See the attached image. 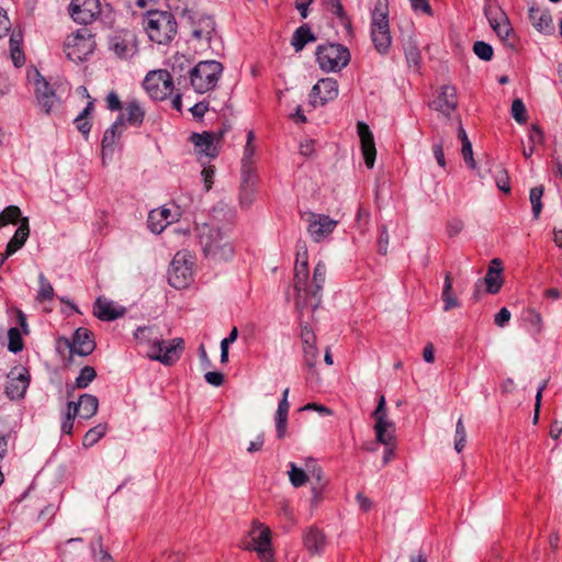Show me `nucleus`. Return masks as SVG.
<instances>
[{"label": "nucleus", "mask_w": 562, "mask_h": 562, "mask_svg": "<svg viewBox=\"0 0 562 562\" xmlns=\"http://www.w3.org/2000/svg\"><path fill=\"white\" fill-rule=\"evenodd\" d=\"M432 153H434V157L437 161V164L445 168L446 167V158H445V153H443V143L442 140L438 142V143H435L432 145Z\"/></svg>", "instance_id": "64"}, {"label": "nucleus", "mask_w": 562, "mask_h": 562, "mask_svg": "<svg viewBox=\"0 0 562 562\" xmlns=\"http://www.w3.org/2000/svg\"><path fill=\"white\" fill-rule=\"evenodd\" d=\"M303 543L311 554H321L325 550L327 541L322 530L310 527L303 536Z\"/></svg>", "instance_id": "28"}, {"label": "nucleus", "mask_w": 562, "mask_h": 562, "mask_svg": "<svg viewBox=\"0 0 562 562\" xmlns=\"http://www.w3.org/2000/svg\"><path fill=\"white\" fill-rule=\"evenodd\" d=\"M8 349L9 351L16 353L23 349V340L21 333L18 328L12 327L8 331Z\"/></svg>", "instance_id": "46"}, {"label": "nucleus", "mask_w": 562, "mask_h": 562, "mask_svg": "<svg viewBox=\"0 0 562 562\" xmlns=\"http://www.w3.org/2000/svg\"><path fill=\"white\" fill-rule=\"evenodd\" d=\"M78 408V414L81 418L89 419L98 412L99 401L97 396L91 394H82L78 402H74L72 407Z\"/></svg>", "instance_id": "32"}, {"label": "nucleus", "mask_w": 562, "mask_h": 562, "mask_svg": "<svg viewBox=\"0 0 562 562\" xmlns=\"http://www.w3.org/2000/svg\"><path fill=\"white\" fill-rule=\"evenodd\" d=\"M29 386V373L25 369L20 371L18 374L12 372L8 376L5 384V394L11 400L22 398Z\"/></svg>", "instance_id": "23"}, {"label": "nucleus", "mask_w": 562, "mask_h": 562, "mask_svg": "<svg viewBox=\"0 0 562 562\" xmlns=\"http://www.w3.org/2000/svg\"><path fill=\"white\" fill-rule=\"evenodd\" d=\"M125 313L124 307H116L112 301L103 297H98L93 305V314L100 321L110 322L114 321Z\"/></svg>", "instance_id": "26"}, {"label": "nucleus", "mask_w": 562, "mask_h": 562, "mask_svg": "<svg viewBox=\"0 0 562 562\" xmlns=\"http://www.w3.org/2000/svg\"><path fill=\"white\" fill-rule=\"evenodd\" d=\"M95 48L94 36L88 29H80L67 36L64 52L74 63H81L93 53Z\"/></svg>", "instance_id": "6"}, {"label": "nucleus", "mask_w": 562, "mask_h": 562, "mask_svg": "<svg viewBox=\"0 0 562 562\" xmlns=\"http://www.w3.org/2000/svg\"><path fill=\"white\" fill-rule=\"evenodd\" d=\"M106 432V426L99 424L95 427L89 429L82 439V445L86 448L94 446Z\"/></svg>", "instance_id": "40"}, {"label": "nucleus", "mask_w": 562, "mask_h": 562, "mask_svg": "<svg viewBox=\"0 0 562 562\" xmlns=\"http://www.w3.org/2000/svg\"><path fill=\"white\" fill-rule=\"evenodd\" d=\"M190 140L199 154L209 158H215L218 155V148L215 144V134L213 132L192 133Z\"/></svg>", "instance_id": "21"}, {"label": "nucleus", "mask_w": 562, "mask_h": 562, "mask_svg": "<svg viewBox=\"0 0 562 562\" xmlns=\"http://www.w3.org/2000/svg\"><path fill=\"white\" fill-rule=\"evenodd\" d=\"M543 191L544 189L542 186L535 187L530 190L529 200L531 203L532 214L535 218H538L542 211L541 199L543 195Z\"/></svg>", "instance_id": "41"}, {"label": "nucleus", "mask_w": 562, "mask_h": 562, "mask_svg": "<svg viewBox=\"0 0 562 562\" xmlns=\"http://www.w3.org/2000/svg\"><path fill=\"white\" fill-rule=\"evenodd\" d=\"M257 173L254 166H241V184L246 187L257 186Z\"/></svg>", "instance_id": "51"}, {"label": "nucleus", "mask_w": 562, "mask_h": 562, "mask_svg": "<svg viewBox=\"0 0 562 562\" xmlns=\"http://www.w3.org/2000/svg\"><path fill=\"white\" fill-rule=\"evenodd\" d=\"M97 376L94 368L90 366L83 367L79 375L76 378L75 385L78 389H86Z\"/></svg>", "instance_id": "42"}, {"label": "nucleus", "mask_w": 562, "mask_h": 562, "mask_svg": "<svg viewBox=\"0 0 562 562\" xmlns=\"http://www.w3.org/2000/svg\"><path fill=\"white\" fill-rule=\"evenodd\" d=\"M319 352L315 344L303 346L304 362L308 368H313L316 364Z\"/></svg>", "instance_id": "52"}, {"label": "nucleus", "mask_w": 562, "mask_h": 562, "mask_svg": "<svg viewBox=\"0 0 562 562\" xmlns=\"http://www.w3.org/2000/svg\"><path fill=\"white\" fill-rule=\"evenodd\" d=\"M121 114H124V125L138 127L142 125L145 112L136 100L126 102L125 108Z\"/></svg>", "instance_id": "33"}, {"label": "nucleus", "mask_w": 562, "mask_h": 562, "mask_svg": "<svg viewBox=\"0 0 562 562\" xmlns=\"http://www.w3.org/2000/svg\"><path fill=\"white\" fill-rule=\"evenodd\" d=\"M334 15H336L341 23H349V19L344 10V7L340 2V0L333 1V8L328 9Z\"/></svg>", "instance_id": "63"}, {"label": "nucleus", "mask_w": 562, "mask_h": 562, "mask_svg": "<svg viewBox=\"0 0 562 562\" xmlns=\"http://www.w3.org/2000/svg\"><path fill=\"white\" fill-rule=\"evenodd\" d=\"M93 110V101H89L82 112L75 119L76 127L83 135H88L91 130V123L88 120V115Z\"/></svg>", "instance_id": "39"}, {"label": "nucleus", "mask_w": 562, "mask_h": 562, "mask_svg": "<svg viewBox=\"0 0 562 562\" xmlns=\"http://www.w3.org/2000/svg\"><path fill=\"white\" fill-rule=\"evenodd\" d=\"M370 31L371 40L376 52L381 55L387 54L392 44L387 0L376 1L371 13Z\"/></svg>", "instance_id": "3"}, {"label": "nucleus", "mask_w": 562, "mask_h": 562, "mask_svg": "<svg viewBox=\"0 0 562 562\" xmlns=\"http://www.w3.org/2000/svg\"><path fill=\"white\" fill-rule=\"evenodd\" d=\"M441 300L443 302L445 312L451 311L460 306V302L453 292L452 277L450 272H447L445 276Z\"/></svg>", "instance_id": "34"}, {"label": "nucleus", "mask_w": 562, "mask_h": 562, "mask_svg": "<svg viewBox=\"0 0 562 562\" xmlns=\"http://www.w3.org/2000/svg\"><path fill=\"white\" fill-rule=\"evenodd\" d=\"M495 182L501 191L505 193H508L510 191L509 177L507 175V171L502 166L497 167Z\"/></svg>", "instance_id": "54"}, {"label": "nucleus", "mask_w": 562, "mask_h": 562, "mask_svg": "<svg viewBox=\"0 0 562 562\" xmlns=\"http://www.w3.org/2000/svg\"><path fill=\"white\" fill-rule=\"evenodd\" d=\"M30 235L29 221L22 218L20 226L16 228L13 237L9 240L5 248V257H10L23 247Z\"/></svg>", "instance_id": "31"}, {"label": "nucleus", "mask_w": 562, "mask_h": 562, "mask_svg": "<svg viewBox=\"0 0 562 562\" xmlns=\"http://www.w3.org/2000/svg\"><path fill=\"white\" fill-rule=\"evenodd\" d=\"M484 14L501 41L509 38L513 27L505 11L496 0H486L484 4Z\"/></svg>", "instance_id": "11"}, {"label": "nucleus", "mask_w": 562, "mask_h": 562, "mask_svg": "<svg viewBox=\"0 0 562 562\" xmlns=\"http://www.w3.org/2000/svg\"><path fill=\"white\" fill-rule=\"evenodd\" d=\"M308 265L304 263V261L295 262L294 268V289L297 294L296 304H300V299L304 295V300L307 302L308 300Z\"/></svg>", "instance_id": "29"}, {"label": "nucleus", "mask_w": 562, "mask_h": 562, "mask_svg": "<svg viewBox=\"0 0 562 562\" xmlns=\"http://www.w3.org/2000/svg\"><path fill=\"white\" fill-rule=\"evenodd\" d=\"M40 289L37 293V300L41 302L49 301L54 296V289L50 282L45 278L43 273L38 277Z\"/></svg>", "instance_id": "45"}, {"label": "nucleus", "mask_w": 562, "mask_h": 562, "mask_svg": "<svg viewBox=\"0 0 562 562\" xmlns=\"http://www.w3.org/2000/svg\"><path fill=\"white\" fill-rule=\"evenodd\" d=\"M256 187L240 186L239 201L244 207H248L255 199Z\"/></svg>", "instance_id": "56"}, {"label": "nucleus", "mask_w": 562, "mask_h": 562, "mask_svg": "<svg viewBox=\"0 0 562 562\" xmlns=\"http://www.w3.org/2000/svg\"><path fill=\"white\" fill-rule=\"evenodd\" d=\"M124 127V114H120L116 121L104 132L102 147H112Z\"/></svg>", "instance_id": "36"}, {"label": "nucleus", "mask_w": 562, "mask_h": 562, "mask_svg": "<svg viewBox=\"0 0 562 562\" xmlns=\"http://www.w3.org/2000/svg\"><path fill=\"white\" fill-rule=\"evenodd\" d=\"M385 405V397L384 395H381L378 401V405L374 412L372 413V417L375 420L374 431L376 441L384 446H389L393 439V434L395 429L393 422L387 419Z\"/></svg>", "instance_id": "13"}, {"label": "nucleus", "mask_w": 562, "mask_h": 562, "mask_svg": "<svg viewBox=\"0 0 562 562\" xmlns=\"http://www.w3.org/2000/svg\"><path fill=\"white\" fill-rule=\"evenodd\" d=\"M338 97V82L334 78L318 80L310 92V103L316 108L325 105Z\"/></svg>", "instance_id": "15"}, {"label": "nucleus", "mask_w": 562, "mask_h": 562, "mask_svg": "<svg viewBox=\"0 0 562 562\" xmlns=\"http://www.w3.org/2000/svg\"><path fill=\"white\" fill-rule=\"evenodd\" d=\"M357 131L361 142V151L363 155L364 164L368 168H373L376 149L372 132L370 131L369 125L364 122H358Z\"/></svg>", "instance_id": "19"}, {"label": "nucleus", "mask_w": 562, "mask_h": 562, "mask_svg": "<svg viewBox=\"0 0 562 562\" xmlns=\"http://www.w3.org/2000/svg\"><path fill=\"white\" fill-rule=\"evenodd\" d=\"M255 139V134L252 131H248L247 133V142L244 148V157L241 160V166H254V154L255 146L252 145V140Z\"/></svg>", "instance_id": "49"}, {"label": "nucleus", "mask_w": 562, "mask_h": 562, "mask_svg": "<svg viewBox=\"0 0 562 562\" xmlns=\"http://www.w3.org/2000/svg\"><path fill=\"white\" fill-rule=\"evenodd\" d=\"M467 442V431L463 425V419L460 417L456 424V438H454V449L458 453H460Z\"/></svg>", "instance_id": "48"}, {"label": "nucleus", "mask_w": 562, "mask_h": 562, "mask_svg": "<svg viewBox=\"0 0 562 562\" xmlns=\"http://www.w3.org/2000/svg\"><path fill=\"white\" fill-rule=\"evenodd\" d=\"M458 105L457 90L453 86H443L440 89L439 95L432 102L435 110L449 116Z\"/></svg>", "instance_id": "22"}, {"label": "nucleus", "mask_w": 562, "mask_h": 562, "mask_svg": "<svg viewBox=\"0 0 562 562\" xmlns=\"http://www.w3.org/2000/svg\"><path fill=\"white\" fill-rule=\"evenodd\" d=\"M72 404H74V402H69L67 405V412H66L65 418H64V420L61 423V427H60L63 434L70 435L72 431L74 419L78 414V408L76 406H74V409H71Z\"/></svg>", "instance_id": "47"}, {"label": "nucleus", "mask_w": 562, "mask_h": 562, "mask_svg": "<svg viewBox=\"0 0 562 562\" xmlns=\"http://www.w3.org/2000/svg\"><path fill=\"white\" fill-rule=\"evenodd\" d=\"M529 20L532 26L540 33L552 34L554 31L553 20L548 10L531 5L529 8Z\"/></svg>", "instance_id": "25"}, {"label": "nucleus", "mask_w": 562, "mask_h": 562, "mask_svg": "<svg viewBox=\"0 0 562 562\" xmlns=\"http://www.w3.org/2000/svg\"><path fill=\"white\" fill-rule=\"evenodd\" d=\"M65 345L70 349L71 353L81 357L91 355L95 348L92 333L83 327L76 329L70 340L65 339Z\"/></svg>", "instance_id": "18"}, {"label": "nucleus", "mask_w": 562, "mask_h": 562, "mask_svg": "<svg viewBox=\"0 0 562 562\" xmlns=\"http://www.w3.org/2000/svg\"><path fill=\"white\" fill-rule=\"evenodd\" d=\"M134 337L139 345L147 347V357L149 359L159 361L165 366L176 363L184 350V340L182 338L165 341L151 326L138 327L134 333Z\"/></svg>", "instance_id": "1"}, {"label": "nucleus", "mask_w": 562, "mask_h": 562, "mask_svg": "<svg viewBox=\"0 0 562 562\" xmlns=\"http://www.w3.org/2000/svg\"><path fill=\"white\" fill-rule=\"evenodd\" d=\"M276 434L279 440L288 435V415H274Z\"/></svg>", "instance_id": "55"}, {"label": "nucleus", "mask_w": 562, "mask_h": 562, "mask_svg": "<svg viewBox=\"0 0 562 562\" xmlns=\"http://www.w3.org/2000/svg\"><path fill=\"white\" fill-rule=\"evenodd\" d=\"M502 271H503V262L498 258H494L491 261V265L487 269V272L485 274L484 281L486 284V291L491 294H496L499 292L502 285H503V278H502Z\"/></svg>", "instance_id": "27"}, {"label": "nucleus", "mask_w": 562, "mask_h": 562, "mask_svg": "<svg viewBox=\"0 0 562 562\" xmlns=\"http://www.w3.org/2000/svg\"><path fill=\"white\" fill-rule=\"evenodd\" d=\"M198 238L205 258L214 261H227L234 256V248L226 232L214 223L196 225Z\"/></svg>", "instance_id": "2"}, {"label": "nucleus", "mask_w": 562, "mask_h": 562, "mask_svg": "<svg viewBox=\"0 0 562 562\" xmlns=\"http://www.w3.org/2000/svg\"><path fill=\"white\" fill-rule=\"evenodd\" d=\"M524 321L528 326V329L533 335H540L543 329L542 317L539 312L533 308L527 310L524 316Z\"/></svg>", "instance_id": "38"}, {"label": "nucleus", "mask_w": 562, "mask_h": 562, "mask_svg": "<svg viewBox=\"0 0 562 562\" xmlns=\"http://www.w3.org/2000/svg\"><path fill=\"white\" fill-rule=\"evenodd\" d=\"M316 37L312 33L311 27L307 24H303L295 30L293 33L291 44L295 52H300L310 42H315Z\"/></svg>", "instance_id": "35"}, {"label": "nucleus", "mask_w": 562, "mask_h": 562, "mask_svg": "<svg viewBox=\"0 0 562 562\" xmlns=\"http://www.w3.org/2000/svg\"><path fill=\"white\" fill-rule=\"evenodd\" d=\"M512 115L516 122L522 124L527 122L526 106L520 99H515L512 103Z\"/></svg>", "instance_id": "53"}, {"label": "nucleus", "mask_w": 562, "mask_h": 562, "mask_svg": "<svg viewBox=\"0 0 562 562\" xmlns=\"http://www.w3.org/2000/svg\"><path fill=\"white\" fill-rule=\"evenodd\" d=\"M143 86L150 98L165 100L173 91V79L168 70H153L146 75Z\"/></svg>", "instance_id": "10"}, {"label": "nucleus", "mask_w": 562, "mask_h": 562, "mask_svg": "<svg viewBox=\"0 0 562 562\" xmlns=\"http://www.w3.org/2000/svg\"><path fill=\"white\" fill-rule=\"evenodd\" d=\"M316 59L322 70L336 72L348 65L350 53L341 44L329 43L317 47Z\"/></svg>", "instance_id": "7"}, {"label": "nucleus", "mask_w": 562, "mask_h": 562, "mask_svg": "<svg viewBox=\"0 0 562 562\" xmlns=\"http://www.w3.org/2000/svg\"><path fill=\"white\" fill-rule=\"evenodd\" d=\"M414 11L422 12L426 15H432V9L428 0H409Z\"/></svg>", "instance_id": "62"}, {"label": "nucleus", "mask_w": 562, "mask_h": 562, "mask_svg": "<svg viewBox=\"0 0 562 562\" xmlns=\"http://www.w3.org/2000/svg\"><path fill=\"white\" fill-rule=\"evenodd\" d=\"M289 479L291 484L294 487L303 486L307 482V475L305 471L299 467L295 465V463L291 462L289 464Z\"/></svg>", "instance_id": "43"}, {"label": "nucleus", "mask_w": 562, "mask_h": 562, "mask_svg": "<svg viewBox=\"0 0 562 562\" xmlns=\"http://www.w3.org/2000/svg\"><path fill=\"white\" fill-rule=\"evenodd\" d=\"M69 14L77 23L90 24L100 14V2L99 0H71Z\"/></svg>", "instance_id": "16"}, {"label": "nucleus", "mask_w": 562, "mask_h": 562, "mask_svg": "<svg viewBox=\"0 0 562 562\" xmlns=\"http://www.w3.org/2000/svg\"><path fill=\"white\" fill-rule=\"evenodd\" d=\"M144 27L148 37L157 44H168L177 34L173 14L167 11H148Z\"/></svg>", "instance_id": "4"}, {"label": "nucleus", "mask_w": 562, "mask_h": 562, "mask_svg": "<svg viewBox=\"0 0 562 562\" xmlns=\"http://www.w3.org/2000/svg\"><path fill=\"white\" fill-rule=\"evenodd\" d=\"M389 245V233L386 226H381L378 239V251L381 255H386Z\"/></svg>", "instance_id": "61"}, {"label": "nucleus", "mask_w": 562, "mask_h": 562, "mask_svg": "<svg viewBox=\"0 0 562 562\" xmlns=\"http://www.w3.org/2000/svg\"><path fill=\"white\" fill-rule=\"evenodd\" d=\"M21 210L15 205L5 207L0 214V227L7 224H15L20 220Z\"/></svg>", "instance_id": "44"}, {"label": "nucleus", "mask_w": 562, "mask_h": 562, "mask_svg": "<svg viewBox=\"0 0 562 562\" xmlns=\"http://www.w3.org/2000/svg\"><path fill=\"white\" fill-rule=\"evenodd\" d=\"M169 8L187 21H193L200 12V0H168Z\"/></svg>", "instance_id": "30"}, {"label": "nucleus", "mask_w": 562, "mask_h": 562, "mask_svg": "<svg viewBox=\"0 0 562 562\" xmlns=\"http://www.w3.org/2000/svg\"><path fill=\"white\" fill-rule=\"evenodd\" d=\"M474 54L482 60L488 61L493 57V47L483 41H477L473 45Z\"/></svg>", "instance_id": "50"}, {"label": "nucleus", "mask_w": 562, "mask_h": 562, "mask_svg": "<svg viewBox=\"0 0 562 562\" xmlns=\"http://www.w3.org/2000/svg\"><path fill=\"white\" fill-rule=\"evenodd\" d=\"M326 280V266L318 262L313 272V280L308 285V300L307 303L316 308L321 303V293Z\"/></svg>", "instance_id": "20"}, {"label": "nucleus", "mask_w": 562, "mask_h": 562, "mask_svg": "<svg viewBox=\"0 0 562 562\" xmlns=\"http://www.w3.org/2000/svg\"><path fill=\"white\" fill-rule=\"evenodd\" d=\"M110 48L120 58H131L137 52L136 36L130 30H122L110 38Z\"/></svg>", "instance_id": "17"}, {"label": "nucleus", "mask_w": 562, "mask_h": 562, "mask_svg": "<svg viewBox=\"0 0 562 562\" xmlns=\"http://www.w3.org/2000/svg\"><path fill=\"white\" fill-rule=\"evenodd\" d=\"M193 277V262L188 252L178 251L168 270V283L175 289H186Z\"/></svg>", "instance_id": "8"}, {"label": "nucleus", "mask_w": 562, "mask_h": 562, "mask_svg": "<svg viewBox=\"0 0 562 562\" xmlns=\"http://www.w3.org/2000/svg\"><path fill=\"white\" fill-rule=\"evenodd\" d=\"M192 29V36L199 41H210L215 31V22L210 15L201 11L193 21H188Z\"/></svg>", "instance_id": "24"}, {"label": "nucleus", "mask_w": 562, "mask_h": 562, "mask_svg": "<svg viewBox=\"0 0 562 562\" xmlns=\"http://www.w3.org/2000/svg\"><path fill=\"white\" fill-rule=\"evenodd\" d=\"M307 233L315 243L327 239L336 229L338 222L325 214L307 213Z\"/></svg>", "instance_id": "12"}, {"label": "nucleus", "mask_w": 562, "mask_h": 562, "mask_svg": "<svg viewBox=\"0 0 562 562\" xmlns=\"http://www.w3.org/2000/svg\"><path fill=\"white\" fill-rule=\"evenodd\" d=\"M461 153L467 166L471 169H475L476 164L473 157L472 144L470 140L462 143Z\"/></svg>", "instance_id": "57"}, {"label": "nucleus", "mask_w": 562, "mask_h": 562, "mask_svg": "<svg viewBox=\"0 0 562 562\" xmlns=\"http://www.w3.org/2000/svg\"><path fill=\"white\" fill-rule=\"evenodd\" d=\"M223 72V65L216 60H203L190 69V82L198 93L213 90Z\"/></svg>", "instance_id": "5"}, {"label": "nucleus", "mask_w": 562, "mask_h": 562, "mask_svg": "<svg viewBox=\"0 0 562 562\" xmlns=\"http://www.w3.org/2000/svg\"><path fill=\"white\" fill-rule=\"evenodd\" d=\"M543 133L537 125H531L528 132V143L531 146L542 144L543 143Z\"/></svg>", "instance_id": "59"}, {"label": "nucleus", "mask_w": 562, "mask_h": 562, "mask_svg": "<svg viewBox=\"0 0 562 562\" xmlns=\"http://www.w3.org/2000/svg\"><path fill=\"white\" fill-rule=\"evenodd\" d=\"M158 217L159 218L164 217V220L167 221L168 225L171 224L175 220V215L167 207H160V209L150 211V222L151 223H154L153 221Z\"/></svg>", "instance_id": "58"}, {"label": "nucleus", "mask_w": 562, "mask_h": 562, "mask_svg": "<svg viewBox=\"0 0 562 562\" xmlns=\"http://www.w3.org/2000/svg\"><path fill=\"white\" fill-rule=\"evenodd\" d=\"M90 550L95 562H114L112 555L103 548L100 535L90 542Z\"/></svg>", "instance_id": "37"}, {"label": "nucleus", "mask_w": 562, "mask_h": 562, "mask_svg": "<svg viewBox=\"0 0 562 562\" xmlns=\"http://www.w3.org/2000/svg\"><path fill=\"white\" fill-rule=\"evenodd\" d=\"M249 536L251 538V543L248 544L246 549L256 551L261 562H274L270 528L262 522L255 520L249 531Z\"/></svg>", "instance_id": "9"}, {"label": "nucleus", "mask_w": 562, "mask_h": 562, "mask_svg": "<svg viewBox=\"0 0 562 562\" xmlns=\"http://www.w3.org/2000/svg\"><path fill=\"white\" fill-rule=\"evenodd\" d=\"M30 81L34 83V91L37 104L42 108L45 113H49L57 102L55 90L45 80V78L38 72L37 69H33L27 74Z\"/></svg>", "instance_id": "14"}, {"label": "nucleus", "mask_w": 562, "mask_h": 562, "mask_svg": "<svg viewBox=\"0 0 562 562\" xmlns=\"http://www.w3.org/2000/svg\"><path fill=\"white\" fill-rule=\"evenodd\" d=\"M405 56L409 66L417 67L422 59L418 48L413 45L405 49Z\"/></svg>", "instance_id": "60"}]
</instances>
